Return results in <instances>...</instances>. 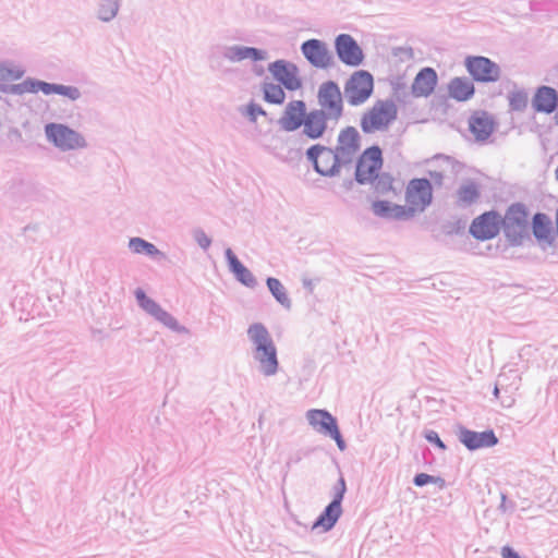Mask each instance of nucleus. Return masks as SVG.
Returning <instances> with one entry per match:
<instances>
[{"mask_svg": "<svg viewBox=\"0 0 558 558\" xmlns=\"http://www.w3.org/2000/svg\"><path fill=\"white\" fill-rule=\"evenodd\" d=\"M247 337L254 344L253 357L259 363V372L272 376L278 372L279 361L274 340L262 323H254L247 329Z\"/></svg>", "mask_w": 558, "mask_h": 558, "instance_id": "obj_1", "label": "nucleus"}, {"mask_svg": "<svg viewBox=\"0 0 558 558\" xmlns=\"http://www.w3.org/2000/svg\"><path fill=\"white\" fill-rule=\"evenodd\" d=\"M530 210L522 202L510 204L502 217L500 215L501 230L509 246H522L524 241H531Z\"/></svg>", "mask_w": 558, "mask_h": 558, "instance_id": "obj_2", "label": "nucleus"}, {"mask_svg": "<svg viewBox=\"0 0 558 558\" xmlns=\"http://www.w3.org/2000/svg\"><path fill=\"white\" fill-rule=\"evenodd\" d=\"M343 155L345 154L337 151L335 147L322 144L311 145L305 151L306 160L312 165L313 170L326 178H335L340 174Z\"/></svg>", "mask_w": 558, "mask_h": 558, "instance_id": "obj_3", "label": "nucleus"}, {"mask_svg": "<svg viewBox=\"0 0 558 558\" xmlns=\"http://www.w3.org/2000/svg\"><path fill=\"white\" fill-rule=\"evenodd\" d=\"M397 117L398 107L393 100H379L377 105L362 116L361 129L366 134L385 130L397 119Z\"/></svg>", "mask_w": 558, "mask_h": 558, "instance_id": "obj_4", "label": "nucleus"}, {"mask_svg": "<svg viewBox=\"0 0 558 558\" xmlns=\"http://www.w3.org/2000/svg\"><path fill=\"white\" fill-rule=\"evenodd\" d=\"M45 134L48 142L62 151L87 147L85 137L66 124L47 123Z\"/></svg>", "mask_w": 558, "mask_h": 558, "instance_id": "obj_5", "label": "nucleus"}, {"mask_svg": "<svg viewBox=\"0 0 558 558\" xmlns=\"http://www.w3.org/2000/svg\"><path fill=\"white\" fill-rule=\"evenodd\" d=\"M306 418L317 433L335 440L340 451L347 449V442L340 432L338 421L328 410L311 409L306 412Z\"/></svg>", "mask_w": 558, "mask_h": 558, "instance_id": "obj_6", "label": "nucleus"}, {"mask_svg": "<svg viewBox=\"0 0 558 558\" xmlns=\"http://www.w3.org/2000/svg\"><path fill=\"white\" fill-rule=\"evenodd\" d=\"M374 77L366 70L354 72L344 84V96L351 106L364 104L373 94Z\"/></svg>", "mask_w": 558, "mask_h": 558, "instance_id": "obj_7", "label": "nucleus"}, {"mask_svg": "<svg viewBox=\"0 0 558 558\" xmlns=\"http://www.w3.org/2000/svg\"><path fill=\"white\" fill-rule=\"evenodd\" d=\"M464 66L473 82L495 83L501 76L500 66L484 56H468L464 59Z\"/></svg>", "mask_w": 558, "mask_h": 558, "instance_id": "obj_8", "label": "nucleus"}, {"mask_svg": "<svg viewBox=\"0 0 558 558\" xmlns=\"http://www.w3.org/2000/svg\"><path fill=\"white\" fill-rule=\"evenodd\" d=\"M267 70L272 78L289 92H295L303 86L300 69L292 61L286 59L275 60L268 64Z\"/></svg>", "mask_w": 558, "mask_h": 558, "instance_id": "obj_9", "label": "nucleus"}, {"mask_svg": "<svg viewBox=\"0 0 558 558\" xmlns=\"http://www.w3.org/2000/svg\"><path fill=\"white\" fill-rule=\"evenodd\" d=\"M500 214L487 210L475 217L469 228V233L477 241H488L496 238L501 231Z\"/></svg>", "mask_w": 558, "mask_h": 558, "instance_id": "obj_10", "label": "nucleus"}, {"mask_svg": "<svg viewBox=\"0 0 558 558\" xmlns=\"http://www.w3.org/2000/svg\"><path fill=\"white\" fill-rule=\"evenodd\" d=\"M320 109L338 121L343 116V99L339 85L335 81L324 82L317 93Z\"/></svg>", "mask_w": 558, "mask_h": 558, "instance_id": "obj_11", "label": "nucleus"}, {"mask_svg": "<svg viewBox=\"0 0 558 558\" xmlns=\"http://www.w3.org/2000/svg\"><path fill=\"white\" fill-rule=\"evenodd\" d=\"M407 207L424 211L433 203V184L427 178L411 179L405 187Z\"/></svg>", "mask_w": 558, "mask_h": 558, "instance_id": "obj_12", "label": "nucleus"}, {"mask_svg": "<svg viewBox=\"0 0 558 558\" xmlns=\"http://www.w3.org/2000/svg\"><path fill=\"white\" fill-rule=\"evenodd\" d=\"M456 436L458 440L470 451L483 448H492L499 441L494 429L488 428L483 432H475L459 424L457 425Z\"/></svg>", "mask_w": 558, "mask_h": 558, "instance_id": "obj_13", "label": "nucleus"}, {"mask_svg": "<svg viewBox=\"0 0 558 558\" xmlns=\"http://www.w3.org/2000/svg\"><path fill=\"white\" fill-rule=\"evenodd\" d=\"M335 50L338 59L348 66H360L365 59L363 49L349 34H339L336 37Z\"/></svg>", "mask_w": 558, "mask_h": 558, "instance_id": "obj_14", "label": "nucleus"}, {"mask_svg": "<svg viewBox=\"0 0 558 558\" xmlns=\"http://www.w3.org/2000/svg\"><path fill=\"white\" fill-rule=\"evenodd\" d=\"M301 52L307 62L316 69H328L333 65V57L327 44L320 39L311 38L303 41Z\"/></svg>", "mask_w": 558, "mask_h": 558, "instance_id": "obj_15", "label": "nucleus"}, {"mask_svg": "<svg viewBox=\"0 0 558 558\" xmlns=\"http://www.w3.org/2000/svg\"><path fill=\"white\" fill-rule=\"evenodd\" d=\"M530 230L543 250L555 246L557 234L555 233L553 221L547 214L542 211L535 213L530 221Z\"/></svg>", "mask_w": 558, "mask_h": 558, "instance_id": "obj_16", "label": "nucleus"}, {"mask_svg": "<svg viewBox=\"0 0 558 558\" xmlns=\"http://www.w3.org/2000/svg\"><path fill=\"white\" fill-rule=\"evenodd\" d=\"M368 163V172L373 175L380 171L384 165L383 150L378 145H372L363 150L355 162L354 180L361 185L368 183L369 179L362 177L361 167L363 162Z\"/></svg>", "mask_w": 558, "mask_h": 558, "instance_id": "obj_17", "label": "nucleus"}, {"mask_svg": "<svg viewBox=\"0 0 558 558\" xmlns=\"http://www.w3.org/2000/svg\"><path fill=\"white\" fill-rule=\"evenodd\" d=\"M372 210L377 217L398 221H405L415 216L414 207H407V205L395 204L386 199L374 201Z\"/></svg>", "mask_w": 558, "mask_h": 558, "instance_id": "obj_18", "label": "nucleus"}, {"mask_svg": "<svg viewBox=\"0 0 558 558\" xmlns=\"http://www.w3.org/2000/svg\"><path fill=\"white\" fill-rule=\"evenodd\" d=\"M307 114L306 104L303 100L290 101L278 120L280 128L286 132H294L305 123Z\"/></svg>", "mask_w": 558, "mask_h": 558, "instance_id": "obj_19", "label": "nucleus"}, {"mask_svg": "<svg viewBox=\"0 0 558 558\" xmlns=\"http://www.w3.org/2000/svg\"><path fill=\"white\" fill-rule=\"evenodd\" d=\"M329 120H332L331 116L322 109L307 111L302 134L312 141L322 138L328 129Z\"/></svg>", "mask_w": 558, "mask_h": 558, "instance_id": "obj_20", "label": "nucleus"}, {"mask_svg": "<svg viewBox=\"0 0 558 558\" xmlns=\"http://www.w3.org/2000/svg\"><path fill=\"white\" fill-rule=\"evenodd\" d=\"M438 84V74L434 68H422L411 85V95L415 98L430 96Z\"/></svg>", "mask_w": 558, "mask_h": 558, "instance_id": "obj_21", "label": "nucleus"}, {"mask_svg": "<svg viewBox=\"0 0 558 558\" xmlns=\"http://www.w3.org/2000/svg\"><path fill=\"white\" fill-rule=\"evenodd\" d=\"M532 108L535 112L554 113L558 109V92L551 86H538L532 98Z\"/></svg>", "mask_w": 558, "mask_h": 558, "instance_id": "obj_22", "label": "nucleus"}, {"mask_svg": "<svg viewBox=\"0 0 558 558\" xmlns=\"http://www.w3.org/2000/svg\"><path fill=\"white\" fill-rule=\"evenodd\" d=\"M225 257L229 271L240 283L251 289L257 286V280L252 271L238 258L232 248H226Z\"/></svg>", "mask_w": 558, "mask_h": 558, "instance_id": "obj_23", "label": "nucleus"}, {"mask_svg": "<svg viewBox=\"0 0 558 558\" xmlns=\"http://www.w3.org/2000/svg\"><path fill=\"white\" fill-rule=\"evenodd\" d=\"M469 130L477 142H484L493 134L495 121L486 111L475 112L469 119Z\"/></svg>", "mask_w": 558, "mask_h": 558, "instance_id": "obj_24", "label": "nucleus"}, {"mask_svg": "<svg viewBox=\"0 0 558 558\" xmlns=\"http://www.w3.org/2000/svg\"><path fill=\"white\" fill-rule=\"evenodd\" d=\"M223 57L231 62H239L245 59H251L257 62L266 60L268 58V52L256 47L234 45L225 47Z\"/></svg>", "mask_w": 558, "mask_h": 558, "instance_id": "obj_25", "label": "nucleus"}, {"mask_svg": "<svg viewBox=\"0 0 558 558\" xmlns=\"http://www.w3.org/2000/svg\"><path fill=\"white\" fill-rule=\"evenodd\" d=\"M448 95L459 102H464L475 95L473 81L465 76H456L448 84Z\"/></svg>", "mask_w": 558, "mask_h": 558, "instance_id": "obj_26", "label": "nucleus"}, {"mask_svg": "<svg viewBox=\"0 0 558 558\" xmlns=\"http://www.w3.org/2000/svg\"><path fill=\"white\" fill-rule=\"evenodd\" d=\"M337 151L355 155L361 148V135L354 126L342 129L338 135Z\"/></svg>", "mask_w": 558, "mask_h": 558, "instance_id": "obj_27", "label": "nucleus"}, {"mask_svg": "<svg viewBox=\"0 0 558 558\" xmlns=\"http://www.w3.org/2000/svg\"><path fill=\"white\" fill-rule=\"evenodd\" d=\"M342 511V505L331 500L316 518L312 529L322 527L324 532L332 530L340 519Z\"/></svg>", "mask_w": 558, "mask_h": 558, "instance_id": "obj_28", "label": "nucleus"}, {"mask_svg": "<svg viewBox=\"0 0 558 558\" xmlns=\"http://www.w3.org/2000/svg\"><path fill=\"white\" fill-rule=\"evenodd\" d=\"M481 197V186L472 180H468L457 190V205L461 208L475 204Z\"/></svg>", "mask_w": 558, "mask_h": 558, "instance_id": "obj_29", "label": "nucleus"}, {"mask_svg": "<svg viewBox=\"0 0 558 558\" xmlns=\"http://www.w3.org/2000/svg\"><path fill=\"white\" fill-rule=\"evenodd\" d=\"M129 248L135 254L146 255L155 259L166 258V254L163 252H161L155 244L143 238H131L129 241Z\"/></svg>", "mask_w": 558, "mask_h": 558, "instance_id": "obj_30", "label": "nucleus"}, {"mask_svg": "<svg viewBox=\"0 0 558 558\" xmlns=\"http://www.w3.org/2000/svg\"><path fill=\"white\" fill-rule=\"evenodd\" d=\"M266 286L275 298V300L286 310H291L292 301L288 296L287 290L281 281L275 277H268L266 279Z\"/></svg>", "mask_w": 558, "mask_h": 558, "instance_id": "obj_31", "label": "nucleus"}, {"mask_svg": "<svg viewBox=\"0 0 558 558\" xmlns=\"http://www.w3.org/2000/svg\"><path fill=\"white\" fill-rule=\"evenodd\" d=\"M263 99L271 105H282L286 100L284 87L282 85L264 82L262 84Z\"/></svg>", "mask_w": 558, "mask_h": 558, "instance_id": "obj_32", "label": "nucleus"}, {"mask_svg": "<svg viewBox=\"0 0 558 558\" xmlns=\"http://www.w3.org/2000/svg\"><path fill=\"white\" fill-rule=\"evenodd\" d=\"M122 0H100L97 17L105 23L111 22L118 14Z\"/></svg>", "mask_w": 558, "mask_h": 558, "instance_id": "obj_33", "label": "nucleus"}, {"mask_svg": "<svg viewBox=\"0 0 558 558\" xmlns=\"http://www.w3.org/2000/svg\"><path fill=\"white\" fill-rule=\"evenodd\" d=\"M153 317L177 333H189V329L185 326L180 325L177 318L162 307H160Z\"/></svg>", "mask_w": 558, "mask_h": 558, "instance_id": "obj_34", "label": "nucleus"}, {"mask_svg": "<svg viewBox=\"0 0 558 558\" xmlns=\"http://www.w3.org/2000/svg\"><path fill=\"white\" fill-rule=\"evenodd\" d=\"M368 184L374 186L376 193L386 195L393 190V177L389 172L377 171L376 177Z\"/></svg>", "mask_w": 558, "mask_h": 558, "instance_id": "obj_35", "label": "nucleus"}, {"mask_svg": "<svg viewBox=\"0 0 558 558\" xmlns=\"http://www.w3.org/2000/svg\"><path fill=\"white\" fill-rule=\"evenodd\" d=\"M134 295L138 306L150 316H154L161 307L155 300L149 298L142 288H137Z\"/></svg>", "mask_w": 558, "mask_h": 558, "instance_id": "obj_36", "label": "nucleus"}, {"mask_svg": "<svg viewBox=\"0 0 558 558\" xmlns=\"http://www.w3.org/2000/svg\"><path fill=\"white\" fill-rule=\"evenodd\" d=\"M508 99L511 111L522 112L527 107L529 95L525 89H517L509 93Z\"/></svg>", "mask_w": 558, "mask_h": 558, "instance_id": "obj_37", "label": "nucleus"}, {"mask_svg": "<svg viewBox=\"0 0 558 558\" xmlns=\"http://www.w3.org/2000/svg\"><path fill=\"white\" fill-rule=\"evenodd\" d=\"M390 85H391L393 98L398 102L405 105L408 102V100H409L410 95H411V90L410 92L408 90V85L404 82L403 77L402 76H398V77L393 78L390 82Z\"/></svg>", "mask_w": 558, "mask_h": 558, "instance_id": "obj_38", "label": "nucleus"}, {"mask_svg": "<svg viewBox=\"0 0 558 558\" xmlns=\"http://www.w3.org/2000/svg\"><path fill=\"white\" fill-rule=\"evenodd\" d=\"M412 483L416 487H423L427 484H435L439 490L447 487V482L441 476H435L427 473H416L412 480Z\"/></svg>", "mask_w": 558, "mask_h": 558, "instance_id": "obj_39", "label": "nucleus"}, {"mask_svg": "<svg viewBox=\"0 0 558 558\" xmlns=\"http://www.w3.org/2000/svg\"><path fill=\"white\" fill-rule=\"evenodd\" d=\"M243 114L247 118L250 122L255 123L257 121L258 116H267V112L260 105L252 100L245 107V111H243Z\"/></svg>", "mask_w": 558, "mask_h": 558, "instance_id": "obj_40", "label": "nucleus"}, {"mask_svg": "<svg viewBox=\"0 0 558 558\" xmlns=\"http://www.w3.org/2000/svg\"><path fill=\"white\" fill-rule=\"evenodd\" d=\"M347 493V482L343 475L340 473V476L337 483L332 487V501L342 505L344 495Z\"/></svg>", "mask_w": 558, "mask_h": 558, "instance_id": "obj_41", "label": "nucleus"}, {"mask_svg": "<svg viewBox=\"0 0 558 558\" xmlns=\"http://www.w3.org/2000/svg\"><path fill=\"white\" fill-rule=\"evenodd\" d=\"M57 95L66 97L72 101L82 97V93L78 87L63 84H58Z\"/></svg>", "mask_w": 558, "mask_h": 558, "instance_id": "obj_42", "label": "nucleus"}, {"mask_svg": "<svg viewBox=\"0 0 558 558\" xmlns=\"http://www.w3.org/2000/svg\"><path fill=\"white\" fill-rule=\"evenodd\" d=\"M465 230V221L457 219L442 225V231L446 235L462 234Z\"/></svg>", "mask_w": 558, "mask_h": 558, "instance_id": "obj_43", "label": "nucleus"}, {"mask_svg": "<svg viewBox=\"0 0 558 558\" xmlns=\"http://www.w3.org/2000/svg\"><path fill=\"white\" fill-rule=\"evenodd\" d=\"M424 438L429 442L432 444L433 446H435L436 448H438L439 450L441 451H446L447 450V446L446 444L441 440V438L439 437L438 433L436 430H433V429H426L424 432Z\"/></svg>", "mask_w": 558, "mask_h": 558, "instance_id": "obj_44", "label": "nucleus"}, {"mask_svg": "<svg viewBox=\"0 0 558 558\" xmlns=\"http://www.w3.org/2000/svg\"><path fill=\"white\" fill-rule=\"evenodd\" d=\"M193 239L203 250H208L211 245V239L205 233V231L201 228H196L193 230Z\"/></svg>", "mask_w": 558, "mask_h": 558, "instance_id": "obj_45", "label": "nucleus"}, {"mask_svg": "<svg viewBox=\"0 0 558 558\" xmlns=\"http://www.w3.org/2000/svg\"><path fill=\"white\" fill-rule=\"evenodd\" d=\"M0 92L11 95H23V82L19 84H0Z\"/></svg>", "mask_w": 558, "mask_h": 558, "instance_id": "obj_46", "label": "nucleus"}, {"mask_svg": "<svg viewBox=\"0 0 558 558\" xmlns=\"http://www.w3.org/2000/svg\"><path fill=\"white\" fill-rule=\"evenodd\" d=\"M39 83H40V80L33 78V77H27L26 80H24L23 81L24 94L25 93H32V94L38 93L39 92Z\"/></svg>", "mask_w": 558, "mask_h": 558, "instance_id": "obj_47", "label": "nucleus"}, {"mask_svg": "<svg viewBox=\"0 0 558 558\" xmlns=\"http://www.w3.org/2000/svg\"><path fill=\"white\" fill-rule=\"evenodd\" d=\"M58 84L57 83H48L40 80L39 83V92H43L45 95H57Z\"/></svg>", "mask_w": 558, "mask_h": 558, "instance_id": "obj_48", "label": "nucleus"}, {"mask_svg": "<svg viewBox=\"0 0 558 558\" xmlns=\"http://www.w3.org/2000/svg\"><path fill=\"white\" fill-rule=\"evenodd\" d=\"M24 73H25L24 69H21V68L10 69V68L5 66V71H4L5 81L8 78L20 80L24 76Z\"/></svg>", "mask_w": 558, "mask_h": 558, "instance_id": "obj_49", "label": "nucleus"}, {"mask_svg": "<svg viewBox=\"0 0 558 558\" xmlns=\"http://www.w3.org/2000/svg\"><path fill=\"white\" fill-rule=\"evenodd\" d=\"M501 557L502 558H522L517 550H514L511 546L506 545L501 548Z\"/></svg>", "mask_w": 558, "mask_h": 558, "instance_id": "obj_50", "label": "nucleus"}, {"mask_svg": "<svg viewBox=\"0 0 558 558\" xmlns=\"http://www.w3.org/2000/svg\"><path fill=\"white\" fill-rule=\"evenodd\" d=\"M301 460H302V453H301V451H296L289 456V458L286 462V468L291 469V466L293 464H298Z\"/></svg>", "mask_w": 558, "mask_h": 558, "instance_id": "obj_51", "label": "nucleus"}, {"mask_svg": "<svg viewBox=\"0 0 558 558\" xmlns=\"http://www.w3.org/2000/svg\"><path fill=\"white\" fill-rule=\"evenodd\" d=\"M438 157L444 158L448 162H450L452 165V170L456 172H459L463 167V165L460 161L456 160L453 157L446 156V155H439Z\"/></svg>", "mask_w": 558, "mask_h": 558, "instance_id": "obj_52", "label": "nucleus"}, {"mask_svg": "<svg viewBox=\"0 0 558 558\" xmlns=\"http://www.w3.org/2000/svg\"><path fill=\"white\" fill-rule=\"evenodd\" d=\"M429 177L436 185L441 186L444 182V173L440 171H429Z\"/></svg>", "mask_w": 558, "mask_h": 558, "instance_id": "obj_53", "label": "nucleus"}, {"mask_svg": "<svg viewBox=\"0 0 558 558\" xmlns=\"http://www.w3.org/2000/svg\"><path fill=\"white\" fill-rule=\"evenodd\" d=\"M508 508H511L513 509L514 508V502L513 501H510L509 502V506H508V500H507V496L505 494H501V502L498 507V509L501 511V512H506L508 510Z\"/></svg>", "mask_w": 558, "mask_h": 558, "instance_id": "obj_54", "label": "nucleus"}, {"mask_svg": "<svg viewBox=\"0 0 558 558\" xmlns=\"http://www.w3.org/2000/svg\"><path fill=\"white\" fill-rule=\"evenodd\" d=\"M8 137L11 141L14 142H21L22 141V133L16 128H11L8 133Z\"/></svg>", "mask_w": 558, "mask_h": 558, "instance_id": "obj_55", "label": "nucleus"}, {"mask_svg": "<svg viewBox=\"0 0 558 558\" xmlns=\"http://www.w3.org/2000/svg\"><path fill=\"white\" fill-rule=\"evenodd\" d=\"M302 284H303V288L305 290H307L308 293H313L314 292V280L310 279V278H306L304 277L302 279Z\"/></svg>", "mask_w": 558, "mask_h": 558, "instance_id": "obj_56", "label": "nucleus"}, {"mask_svg": "<svg viewBox=\"0 0 558 558\" xmlns=\"http://www.w3.org/2000/svg\"><path fill=\"white\" fill-rule=\"evenodd\" d=\"M398 51L407 54V57L410 59V58H413V50L411 47H400V48H397L396 51H395V56H398Z\"/></svg>", "mask_w": 558, "mask_h": 558, "instance_id": "obj_57", "label": "nucleus"}, {"mask_svg": "<svg viewBox=\"0 0 558 558\" xmlns=\"http://www.w3.org/2000/svg\"><path fill=\"white\" fill-rule=\"evenodd\" d=\"M362 177L369 179L368 183L374 179L375 175L372 177V174L368 172V163L366 161L363 162V166L361 167Z\"/></svg>", "mask_w": 558, "mask_h": 558, "instance_id": "obj_58", "label": "nucleus"}, {"mask_svg": "<svg viewBox=\"0 0 558 558\" xmlns=\"http://www.w3.org/2000/svg\"><path fill=\"white\" fill-rule=\"evenodd\" d=\"M354 155H343L342 157V168L350 165L352 162Z\"/></svg>", "mask_w": 558, "mask_h": 558, "instance_id": "obj_59", "label": "nucleus"}, {"mask_svg": "<svg viewBox=\"0 0 558 558\" xmlns=\"http://www.w3.org/2000/svg\"><path fill=\"white\" fill-rule=\"evenodd\" d=\"M354 181H355V180H351V179H349V180H344V181H343V187H344L347 191L352 190L353 184H354Z\"/></svg>", "mask_w": 558, "mask_h": 558, "instance_id": "obj_60", "label": "nucleus"}, {"mask_svg": "<svg viewBox=\"0 0 558 558\" xmlns=\"http://www.w3.org/2000/svg\"><path fill=\"white\" fill-rule=\"evenodd\" d=\"M320 157H323V163L325 165L324 167H327V165L332 161V155H322Z\"/></svg>", "mask_w": 558, "mask_h": 558, "instance_id": "obj_61", "label": "nucleus"}, {"mask_svg": "<svg viewBox=\"0 0 558 558\" xmlns=\"http://www.w3.org/2000/svg\"><path fill=\"white\" fill-rule=\"evenodd\" d=\"M4 71H5V66L3 65L2 62H0V81H5Z\"/></svg>", "mask_w": 558, "mask_h": 558, "instance_id": "obj_62", "label": "nucleus"}, {"mask_svg": "<svg viewBox=\"0 0 558 558\" xmlns=\"http://www.w3.org/2000/svg\"><path fill=\"white\" fill-rule=\"evenodd\" d=\"M499 393H500V389H499L498 384H496V385H495V387H494L493 395L495 396V398H497V399H498V398H500V397H499Z\"/></svg>", "mask_w": 558, "mask_h": 558, "instance_id": "obj_63", "label": "nucleus"}, {"mask_svg": "<svg viewBox=\"0 0 558 558\" xmlns=\"http://www.w3.org/2000/svg\"><path fill=\"white\" fill-rule=\"evenodd\" d=\"M513 400L508 397V400L507 401H501V403L505 405V407H510L512 404Z\"/></svg>", "mask_w": 558, "mask_h": 558, "instance_id": "obj_64", "label": "nucleus"}]
</instances>
